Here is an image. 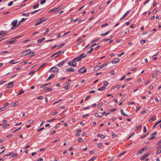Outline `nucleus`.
<instances>
[{
    "mask_svg": "<svg viewBox=\"0 0 161 161\" xmlns=\"http://www.w3.org/2000/svg\"><path fill=\"white\" fill-rule=\"evenodd\" d=\"M49 71L51 72L58 73V68L55 67H53L51 68L49 70Z\"/></svg>",
    "mask_w": 161,
    "mask_h": 161,
    "instance_id": "f257e3e1",
    "label": "nucleus"
},
{
    "mask_svg": "<svg viewBox=\"0 0 161 161\" xmlns=\"http://www.w3.org/2000/svg\"><path fill=\"white\" fill-rule=\"evenodd\" d=\"M31 52V49H28V50L24 51L23 52L22 54L24 55H26L28 54H30Z\"/></svg>",
    "mask_w": 161,
    "mask_h": 161,
    "instance_id": "f03ea898",
    "label": "nucleus"
},
{
    "mask_svg": "<svg viewBox=\"0 0 161 161\" xmlns=\"http://www.w3.org/2000/svg\"><path fill=\"white\" fill-rule=\"evenodd\" d=\"M86 71V69L85 67L80 68L78 72L80 73H84Z\"/></svg>",
    "mask_w": 161,
    "mask_h": 161,
    "instance_id": "7ed1b4c3",
    "label": "nucleus"
},
{
    "mask_svg": "<svg viewBox=\"0 0 161 161\" xmlns=\"http://www.w3.org/2000/svg\"><path fill=\"white\" fill-rule=\"evenodd\" d=\"M148 149V148H146V147L142 148L140 151H139L136 154L137 155H139L140 154H141L142 152H143L145 150L146 151Z\"/></svg>",
    "mask_w": 161,
    "mask_h": 161,
    "instance_id": "20e7f679",
    "label": "nucleus"
},
{
    "mask_svg": "<svg viewBox=\"0 0 161 161\" xmlns=\"http://www.w3.org/2000/svg\"><path fill=\"white\" fill-rule=\"evenodd\" d=\"M18 23V21L17 20H14L12 22V25H14V26H17L18 27L19 26H18V24L17 25V24Z\"/></svg>",
    "mask_w": 161,
    "mask_h": 161,
    "instance_id": "39448f33",
    "label": "nucleus"
},
{
    "mask_svg": "<svg viewBox=\"0 0 161 161\" xmlns=\"http://www.w3.org/2000/svg\"><path fill=\"white\" fill-rule=\"evenodd\" d=\"M66 62V60H63L62 62L58 63V66L59 67H61L64 64V63Z\"/></svg>",
    "mask_w": 161,
    "mask_h": 161,
    "instance_id": "423d86ee",
    "label": "nucleus"
},
{
    "mask_svg": "<svg viewBox=\"0 0 161 161\" xmlns=\"http://www.w3.org/2000/svg\"><path fill=\"white\" fill-rule=\"evenodd\" d=\"M119 61V59L118 58H116L113 60L112 63L113 64H114L118 63Z\"/></svg>",
    "mask_w": 161,
    "mask_h": 161,
    "instance_id": "0eeeda50",
    "label": "nucleus"
},
{
    "mask_svg": "<svg viewBox=\"0 0 161 161\" xmlns=\"http://www.w3.org/2000/svg\"><path fill=\"white\" fill-rule=\"evenodd\" d=\"M65 70L67 72H73L74 71L75 69L72 67H70L66 69Z\"/></svg>",
    "mask_w": 161,
    "mask_h": 161,
    "instance_id": "6e6552de",
    "label": "nucleus"
},
{
    "mask_svg": "<svg viewBox=\"0 0 161 161\" xmlns=\"http://www.w3.org/2000/svg\"><path fill=\"white\" fill-rule=\"evenodd\" d=\"M44 19V18H42L40 19V20H41V21H40V22H39L38 23H36L35 25L37 26V25H39L40 24H41V23H42L43 21H45L46 20V19H44Z\"/></svg>",
    "mask_w": 161,
    "mask_h": 161,
    "instance_id": "1a4fd4ad",
    "label": "nucleus"
},
{
    "mask_svg": "<svg viewBox=\"0 0 161 161\" xmlns=\"http://www.w3.org/2000/svg\"><path fill=\"white\" fill-rule=\"evenodd\" d=\"M156 116L155 115H153L150 119L149 120V121L150 122H151L152 121H154L155 120Z\"/></svg>",
    "mask_w": 161,
    "mask_h": 161,
    "instance_id": "9d476101",
    "label": "nucleus"
},
{
    "mask_svg": "<svg viewBox=\"0 0 161 161\" xmlns=\"http://www.w3.org/2000/svg\"><path fill=\"white\" fill-rule=\"evenodd\" d=\"M150 154V153H147L143 157H142L141 158V160H143L145 158H146Z\"/></svg>",
    "mask_w": 161,
    "mask_h": 161,
    "instance_id": "9b49d317",
    "label": "nucleus"
},
{
    "mask_svg": "<svg viewBox=\"0 0 161 161\" xmlns=\"http://www.w3.org/2000/svg\"><path fill=\"white\" fill-rule=\"evenodd\" d=\"M8 85L7 86V88H9L12 86L14 85V83L13 82H10L8 83Z\"/></svg>",
    "mask_w": 161,
    "mask_h": 161,
    "instance_id": "f8f14e48",
    "label": "nucleus"
},
{
    "mask_svg": "<svg viewBox=\"0 0 161 161\" xmlns=\"http://www.w3.org/2000/svg\"><path fill=\"white\" fill-rule=\"evenodd\" d=\"M26 19V18L25 19L24 18H23L20 21L18 22V26H19L21 23L23 22Z\"/></svg>",
    "mask_w": 161,
    "mask_h": 161,
    "instance_id": "ddd939ff",
    "label": "nucleus"
},
{
    "mask_svg": "<svg viewBox=\"0 0 161 161\" xmlns=\"http://www.w3.org/2000/svg\"><path fill=\"white\" fill-rule=\"evenodd\" d=\"M16 42V41L15 40H13L9 41L7 42V43H8V44H11L14 43Z\"/></svg>",
    "mask_w": 161,
    "mask_h": 161,
    "instance_id": "4468645a",
    "label": "nucleus"
},
{
    "mask_svg": "<svg viewBox=\"0 0 161 161\" xmlns=\"http://www.w3.org/2000/svg\"><path fill=\"white\" fill-rule=\"evenodd\" d=\"M6 31H0V36H4L6 34Z\"/></svg>",
    "mask_w": 161,
    "mask_h": 161,
    "instance_id": "2eb2a0df",
    "label": "nucleus"
},
{
    "mask_svg": "<svg viewBox=\"0 0 161 161\" xmlns=\"http://www.w3.org/2000/svg\"><path fill=\"white\" fill-rule=\"evenodd\" d=\"M80 58H81V59L85 57L86 56V54L85 53H83L82 54H81L79 55Z\"/></svg>",
    "mask_w": 161,
    "mask_h": 161,
    "instance_id": "dca6fc26",
    "label": "nucleus"
},
{
    "mask_svg": "<svg viewBox=\"0 0 161 161\" xmlns=\"http://www.w3.org/2000/svg\"><path fill=\"white\" fill-rule=\"evenodd\" d=\"M100 69L99 68V66L97 65L94 67V68L93 70L95 71H97L98 70H99Z\"/></svg>",
    "mask_w": 161,
    "mask_h": 161,
    "instance_id": "f3484780",
    "label": "nucleus"
},
{
    "mask_svg": "<svg viewBox=\"0 0 161 161\" xmlns=\"http://www.w3.org/2000/svg\"><path fill=\"white\" fill-rule=\"evenodd\" d=\"M68 63L69 65H70L73 67H75L76 66V63H75V64H72L71 61L70 62H68Z\"/></svg>",
    "mask_w": 161,
    "mask_h": 161,
    "instance_id": "a211bd4d",
    "label": "nucleus"
},
{
    "mask_svg": "<svg viewBox=\"0 0 161 161\" xmlns=\"http://www.w3.org/2000/svg\"><path fill=\"white\" fill-rule=\"evenodd\" d=\"M120 112L124 116H128V115L126 114L124 112V111H123V110L122 109H121L120 110Z\"/></svg>",
    "mask_w": 161,
    "mask_h": 161,
    "instance_id": "6ab92c4d",
    "label": "nucleus"
},
{
    "mask_svg": "<svg viewBox=\"0 0 161 161\" xmlns=\"http://www.w3.org/2000/svg\"><path fill=\"white\" fill-rule=\"evenodd\" d=\"M74 60L75 61H78L80 60H81V58H80L79 56L78 57L75 58L73 59V60Z\"/></svg>",
    "mask_w": 161,
    "mask_h": 161,
    "instance_id": "aec40b11",
    "label": "nucleus"
},
{
    "mask_svg": "<svg viewBox=\"0 0 161 161\" xmlns=\"http://www.w3.org/2000/svg\"><path fill=\"white\" fill-rule=\"evenodd\" d=\"M97 136L100 137V138L101 139L104 138L105 137V136L104 135L100 134H98L97 135Z\"/></svg>",
    "mask_w": 161,
    "mask_h": 161,
    "instance_id": "412c9836",
    "label": "nucleus"
},
{
    "mask_svg": "<svg viewBox=\"0 0 161 161\" xmlns=\"http://www.w3.org/2000/svg\"><path fill=\"white\" fill-rule=\"evenodd\" d=\"M54 76V74H51L50 76L47 79V80H50L51 78H53Z\"/></svg>",
    "mask_w": 161,
    "mask_h": 161,
    "instance_id": "4be33fe9",
    "label": "nucleus"
},
{
    "mask_svg": "<svg viewBox=\"0 0 161 161\" xmlns=\"http://www.w3.org/2000/svg\"><path fill=\"white\" fill-rule=\"evenodd\" d=\"M106 87V86H103L99 88L98 89L99 91H103L104 90Z\"/></svg>",
    "mask_w": 161,
    "mask_h": 161,
    "instance_id": "5701e85b",
    "label": "nucleus"
},
{
    "mask_svg": "<svg viewBox=\"0 0 161 161\" xmlns=\"http://www.w3.org/2000/svg\"><path fill=\"white\" fill-rule=\"evenodd\" d=\"M109 32H110V31H108L102 34H101V36H106V35H107Z\"/></svg>",
    "mask_w": 161,
    "mask_h": 161,
    "instance_id": "b1692460",
    "label": "nucleus"
},
{
    "mask_svg": "<svg viewBox=\"0 0 161 161\" xmlns=\"http://www.w3.org/2000/svg\"><path fill=\"white\" fill-rule=\"evenodd\" d=\"M158 54V53H157L155 55H154L153 56V58L154 59V60H156V59H157V58H156V57L157 56V55Z\"/></svg>",
    "mask_w": 161,
    "mask_h": 161,
    "instance_id": "393cba45",
    "label": "nucleus"
},
{
    "mask_svg": "<svg viewBox=\"0 0 161 161\" xmlns=\"http://www.w3.org/2000/svg\"><path fill=\"white\" fill-rule=\"evenodd\" d=\"M24 92L23 90H19V92L17 94V95L18 96V95H20V94L23 93H24Z\"/></svg>",
    "mask_w": 161,
    "mask_h": 161,
    "instance_id": "a878e982",
    "label": "nucleus"
},
{
    "mask_svg": "<svg viewBox=\"0 0 161 161\" xmlns=\"http://www.w3.org/2000/svg\"><path fill=\"white\" fill-rule=\"evenodd\" d=\"M55 119V118H52L50 120H47V122H50L52 121H54Z\"/></svg>",
    "mask_w": 161,
    "mask_h": 161,
    "instance_id": "bb28decb",
    "label": "nucleus"
},
{
    "mask_svg": "<svg viewBox=\"0 0 161 161\" xmlns=\"http://www.w3.org/2000/svg\"><path fill=\"white\" fill-rule=\"evenodd\" d=\"M40 9H39V10H35L34 11H33L32 12H30V13H31V14H33L36 12H37L38 11H40Z\"/></svg>",
    "mask_w": 161,
    "mask_h": 161,
    "instance_id": "cd10ccee",
    "label": "nucleus"
},
{
    "mask_svg": "<svg viewBox=\"0 0 161 161\" xmlns=\"http://www.w3.org/2000/svg\"><path fill=\"white\" fill-rule=\"evenodd\" d=\"M45 39V38L43 37L41 39H38V40L37 41V42H42V41L44 40Z\"/></svg>",
    "mask_w": 161,
    "mask_h": 161,
    "instance_id": "c85d7f7f",
    "label": "nucleus"
},
{
    "mask_svg": "<svg viewBox=\"0 0 161 161\" xmlns=\"http://www.w3.org/2000/svg\"><path fill=\"white\" fill-rule=\"evenodd\" d=\"M50 84V83H47V84H44L43 85H42V86H41V88H44V87H45V86H46L48 85L49 84Z\"/></svg>",
    "mask_w": 161,
    "mask_h": 161,
    "instance_id": "c756f323",
    "label": "nucleus"
},
{
    "mask_svg": "<svg viewBox=\"0 0 161 161\" xmlns=\"http://www.w3.org/2000/svg\"><path fill=\"white\" fill-rule=\"evenodd\" d=\"M39 6V3H38L37 4H36L34 6L33 8V9H34L37 8Z\"/></svg>",
    "mask_w": 161,
    "mask_h": 161,
    "instance_id": "7c9ffc66",
    "label": "nucleus"
},
{
    "mask_svg": "<svg viewBox=\"0 0 161 161\" xmlns=\"http://www.w3.org/2000/svg\"><path fill=\"white\" fill-rule=\"evenodd\" d=\"M9 125V124H6L5 125H4L3 126V128H5L8 127Z\"/></svg>",
    "mask_w": 161,
    "mask_h": 161,
    "instance_id": "2f4dec72",
    "label": "nucleus"
},
{
    "mask_svg": "<svg viewBox=\"0 0 161 161\" xmlns=\"http://www.w3.org/2000/svg\"><path fill=\"white\" fill-rule=\"evenodd\" d=\"M13 3V1H11L10 2L8 3V6H11Z\"/></svg>",
    "mask_w": 161,
    "mask_h": 161,
    "instance_id": "473e14b6",
    "label": "nucleus"
},
{
    "mask_svg": "<svg viewBox=\"0 0 161 161\" xmlns=\"http://www.w3.org/2000/svg\"><path fill=\"white\" fill-rule=\"evenodd\" d=\"M65 44V43H63L58 46V48H60Z\"/></svg>",
    "mask_w": 161,
    "mask_h": 161,
    "instance_id": "72a5a7b5",
    "label": "nucleus"
},
{
    "mask_svg": "<svg viewBox=\"0 0 161 161\" xmlns=\"http://www.w3.org/2000/svg\"><path fill=\"white\" fill-rule=\"evenodd\" d=\"M78 141L80 142H83L84 141V140L82 139L79 138L78 139Z\"/></svg>",
    "mask_w": 161,
    "mask_h": 161,
    "instance_id": "f704fd0d",
    "label": "nucleus"
},
{
    "mask_svg": "<svg viewBox=\"0 0 161 161\" xmlns=\"http://www.w3.org/2000/svg\"><path fill=\"white\" fill-rule=\"evenodd\" d=\"M18 105V102H16L13 103L12 105L13 106H15L16 105Z\"/></svg>",
    "mask_w": 161,
    "mask_h": 161,
    "instance_id": "c9c22d12",
    "label": "nucleus"
},
{
    "mask_svg": "<svg viewBox=\"0 0 161 161\" xmlns=\"http://www.w3.org/2000/svg\"><path fill=\"white\" fill-rule=\"evenodd\" d=\"M29 14H30V13H23L22 14V15L23 16H28L29 15Z\"/></svg>",
    "mask_w": 161,
    "mask_h": 161,
    "instance_id": "e433bc0d",
    "label": "nucleus"
},
{
    "mask_svg": "<svg viewBox=\"0 0 161 161\" xmlns=\"http://www.w3.org/2000/svg\"><path fill=\"white\" fill-rule=\"evenodd\" d=\"M149 133H147L146 134H145V135H144L143 136H142V137H141V138L142 139H143V138H144V137H146L148 135H149Z\"/></svg>",
    "mask_w": 161,
    "mask_h": 161,
    "instance_id": "4c0bfd02",
    "label": "nucleus"
},
{
    "mask_svg": "<svg viewBox=\"0 0 161 161\" xmlns=\"http://www.w3.org/2000/svg\"><path fill=\"white\" fill-rule=\"evenodd\" d=\"M45 2H46V0H43L41 1L40 3H41V4L42 5V4H44V3H45Z\"/></svg>",
    "mask_w": 161,
    "mask_h": 161,
    "instance_id": "58836bf2",
    "label": "nucleus"
},
{
    "mask_svg": "<svg viewBox=\"0 0 161 161\" xmlns=\"http://www.w3.org/2000/svg\"><path fill=\"white\" fill-rule=\"evenodd\" d=\"M146 42V41L145 40H142L140 42V43L141 44H143Z\"/></svg>",
    "mask_w": 161,
    "mask_h": 161,
    "instance_id": "ea45409f",
    "label": "nucleus"
},
{
    "mask_svg": "<svg viewBox=\"0 0 161 161\" xmlns=\"http://www.w3.org/2000/svg\"><path fill=\"white\" fill-rule=\"evenodd\" d=\"M52 90V88H47L45 90V91H50Z\"/></svg>",
    "mask_w": 161,
    "mask_h": 161,
    "instance_id": "a19ab883",
    "label": "nucleus"
},
{
    "mask_svg": "<svg viewBox=\"0 0 161 161\" xmlns=\"http://www.w3.org/2000/svg\"><path fill=\"white\" fill-rule=\"evenodd\" d=\"M33 120L32 119H30L28 121V123L30 124L32 123L33 122Z\"/></svg>",
    "mask_w": 161,
    "mask_h": 161,
    "instance_id": "79ce46f5",
    "label": "nucleus"
},
{
    "mask_svg": "<svg viewBox=\"0 0 161 161\" xmlns=\"http://www.w3.org/2000/svg\"><path fill=\"white\" fill-rule=\"evenodd\" d=\"M90 96H91L90 95L87 96L86 97V98L85 100V101H86L88 99H89L90 97Z\"/></svg>",
    "mask_w": 161,
    "mask_h": 161,
    "instance_id": "37998d69",
    "label": "nucleus"
},
{
    "mask_svg": "<svg viewBox=\"0 0 161 161\" xmlns=\"http://www.w3.org/2000/svg\"><path fill=\"white\" fill-rule=\"evenodd\" d=\"M108 23H106L105 24H103L102 25V27H106L107 26H108Z\"/></svg>",
    "mask_w": 161,
    "mask_h": 161,
    "instance_id": "c03bdc74",
    "label": "nucleus"
},
{
    "mask_svg": "<svg viewBox=\"0 0 161 161\" xmlns=\"http://www.w3.org/2000/svg\"><path fill=\"white\" fill-rule=\"evenodd\" d=\"M99 39L98 38V39H96L94 40H93L91 41V42L93 43L94 42H97L98 41Z\"/></svg>",
    "mask_w": 161,
    "mask_h": 161,
    "instance_id": "a18cd8bd",
    "label": "nucleus"
},
{
    "mask_svg": "<svg viewBox=\"0 0 161 161\" xmlns=\"http://www.w3.org/2000/svg\"><path fill=\"white\" fill-rule=\"evenodd\" d=\"M14 60H11L10 61V63H11L12 64H15L17 63L18 62H14Z\"/></svg>",
    "mask_w": 161,
    "mask_h": 161,
    "instance_id": "49530a36",
    "label": "nucleus"
},
{
    "mask_svg": "<svg viewBox=\"0 0 161 161\" xmlns=\"http://www.w3.org/2000/svg\"><path fill=\"white\" fill-rule=\"evenodd\" d=\"M97 43H95L94 44H92L91 46L89 48H92V47H94V46L97 45Z\"/></svg>",
    "mask_w": 161,
    "mask_h": 161,
    "instance_id": "de8ad7c7",
    "label": "nucleus"
},
{
    "mask_svg": "<svg viewBox=\"0 0 161 161\" xmlns=\"http://www.w3.org/2000/svg\"><path fill=\"white\" fill-rule=\"evenodd\" d=\"M91 48V50L87 52V54L90 53H91L93 50V48Z\"/></svg>",
    "mask_w": 161,
    "mask_h": 161,
    "instance_id": "09e8293b",
    "label": "nucleus"
},
{
    "mask_svg": "<svg viewBox=\"0 0 161 161\" xmlns=\"http://www.w3.org/2000/svg\"><path fill=\"white\" fill-rule=\"evenodd\" d=\"M103 85H106L105 86H106L108 84V82L107 81H104L103 82Z\"/></svg>",
    "mask_w": 161,
    "mask_h": 161,
    "instance_id": "8fccbe9b",
    "label": "nucleus"
},
{
    "mask_svg": "<svg viewBox=\"0 0 161 161\" xmlns=\"http://www.w3.org/2000/svg\"><path fill=\"white\" fill-rule=\"evenodd\" d=\"M35 71H32L29 73V75H31V74L34 75L35 74Z\"/></svg>",
    "mask_w": 161,
    "mask_h": 161,
    "instance_id": "3c124183",
    "label": "nucleus"
},
{
    "mask_svg": "<svg viewBox=\"0 0 161 161\" xmlns=\"http://www.w3.org/2000/svg\"><path fill=\"white\" fill-rule=\"evenodd\" d=\"M143 132L145 133L146 132L147 129L146 128L145 126H143Z\"/></svg>",
    "mask_w": 161,
    "mask_h": 161,
    "instance_id": "603ef678",
    "label": "nucleus"
},
{
    "mask_svg": "<svg viewBox=\"0 0 161 161\" xmlns=\"http://www.w3.org/2000/svg\"><path fill=\"white\" fill-rule=\"evenodd\" d=\"M35 53H36L35 52H33L32 53H30V54H32L30 56V57H32L33 56H34V55H35Z\"/></svg>",
    "mask_w": 161,
    "mask_h": 161,
    "instance_id": "864d4df0",
    "label": "nucleus"
},
{
    "mask_svg": "<svg viewBox=\"0 0 161 161\" xmlns=\"http://www.w3.org/2000/svg\"><path fill=\"white\" fill-rule=\"evenodd\" d=\"M161 153V150L160 149L158 150L156 152V154H158Z\"/></svg>",
    "mask_w": 161,
    "mask_h": 161,
    "instance_id": "5fc2aeb1",
    "label": "nucleus"
},
{
    "mask_svg": "<svg viewBox=\"0 0 161 161\" xmlns=\"http://www.w3.org/2000/svg\"><path fill=\"white\" fill-rule=\"evenodd\" d=\"M102 145L103 144L102 143H100L98 144L97 146L98 147H101L102 146Z\"/></svg>",
    "mask_w": 161,
    "mask_h": 161,
    "instance_id": "6e6d98bb",
    "label": "nucleus"
},
{
    "mask_svg": "<svg viewBox=\"0 0 161 161\" xmlns=\"http://www.w3.org/2000/svg\"><path fill=\"white\" fill-rule=\"evenodd\" d=\"M103 104V102H101V103H100L99 104H98V107H100L101 106H102Z\"/></svg>",
    "mask_w": 161,
    "mask_h": 161,
    "instance_id": "4d7b16f0",
    "label": "nucleus"
},
{
    "mask_svg": "<svg viewBox=\"0 0 161 161\" xmlns=\"http://www.w3.org/2000/svg\"><path fill=\"white\" fill-rule=\"evenodd\" d=\"M142 127V125H140L139 126H137L135 129L136 130H137V129H139L140 128Z\"/></svg>",
    "mask_w": 161,
    "mask_h": 161,
    "instance_id": "13d9d810",
    "label": "nucleus"
},
{
    "mask_svg": "<svg viewBox=\"0 0 161 161\" xmlns=\"http://www.w3.org/2000/svg\"><path fill=\"white\" fill-rule=\"evenodd\" d=\"M94 150H92V151H91L90 152H89V153L90 154H93L94 153Z\"/></svg>",
    "mask_w": 161,
    "mask_h": 161,
    "instance_id": "bf43d9fd",
    "label": "nucleus"
},
{
    "mask_svg": "<svg viewBox=\"0 0 161 161\" xmlns=\"http://www.w3.org/2000/svg\"><path fill=\"white\" fill-rule=\"evenodd\" d=\"M151 81L150 80H148L146 83L145 84V85L147 86L148 85L150 82Z\"/></svg>",
    "mask_w": 161,
    "mask_h": 161,
    "instance_id": "052dcab7",
    "label": "nucleus"
},
{
    "mask_svg": "<svg viewBox=\"0 0 161 161\" xmlns=\"http://www.w3.org/2000/svg\"><path fill=\"white\" fill-rule=\"evenodd\" d=\"M54 11H55L54 10V9L53 8V9H51L49 11V13H50V12L54 13V12H55Z\"/></svg>",
    "mask_w": 161,
    "mask_h": 161,
    "instance_id": "680f3d73",
    "label": "nucleus"
},
{
    "mask_svg": "<svg viewBox=\"0 0 161 161\" xmlns=\"http://www.w3.org/2000/svg\"><path fill=\"white\" fill-rule=\"evenodd\" d=\"M158 124V122H157L153 125V128H155Z\"/></svg>",
    "mask_w": 161,
    "mask_h": 161,
    "instance_id": "e2e57ef3",
    "label": "nucleus"
},
{
    "mask_svg": "<svg viewBox=\"0 0 161 161\" xmlns=\"http://www.w3.org/2000/svg\"><path fill=\"white\" fill-rule=\"evenodd\" d=\"M44 129V127H42L41 128L38 129V130L37 131L38 132L40 131H41V130H43Z\"/></svg>",
    "mask_w": 161,
    "mask_h": 161,
    "instance_id": "0e129e2a",
    "label": "nucleus"
},
{
    "mask_svg": "<svg viewBox=\"0 0 161 161\" xmlns=\"http://www.w3.org/2000/svg\"><path fill=\"white\" fill-rule=\"evenodd\" d=\"M9 104V103H5L4 104V106L3 107H5H5L7 106Z\"/></svg>",
    "mask_w": 161,
    "mask_h": 161,
    "instance_id": "69168bd1",
    "label": "nucleus"
},
{
    "mask_svg": "<svg viewBox=\"0 0 161 161\" xmlns=\"http://www.w3.org/2000/svg\"><path fill=\"white\" fill-rule=\"evenodd\" d=\"M157 9H156V8H155V9H154L153 10V13L154 14H155V13H156V12H157Z\"/></svg>",
    "mask_w": 161,
    "mask_h": 161,
    "instance_id": "338daca9",
    "label": "nucleus"
},
{
    "mask_svg": "<svg viewBox=\"0 0 161 161\" xmlns=\"http://www.w3.org/2000/svg\"><path fill=\"white\" fill-rule=\"evenodd\" d=\"M42 98H43V97L42 96H40L39 97H38L37 98V99L39 100L41 99H42Z\"/></svg>",
    "mask_w": 161,
    "mask_h": 161,
    "instance_id": "774afa93",
    "label": "nucleus"
}]
</instances>
